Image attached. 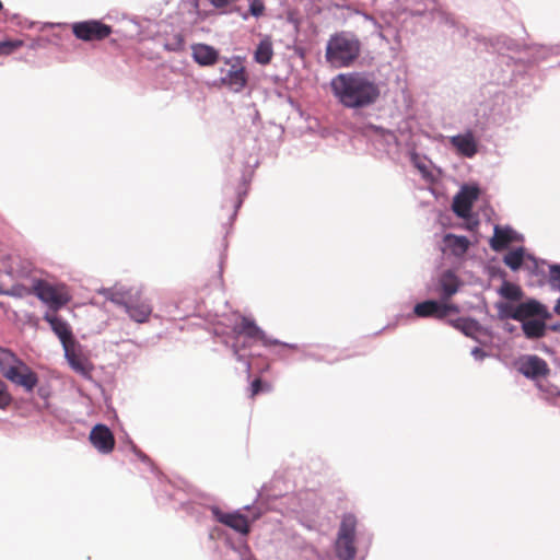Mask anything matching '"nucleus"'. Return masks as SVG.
Here are the masks:
<instances>
[{"label": "nucleus", "instance_id": "obj_1", "mask_svg": "<svg viewBox=\"0 0 560 560\" xmlns=\"http://www.w3.org/2000/svg\"><path fill=\"white\" fill-rule=\"evenodd\" d=\"M335 97L348 108H363L374 104L381 94L374 79L364 72L336 75L330 82Z\"/></svg>", "mask_w": 560, "mask_h": 560}, {"label": "nucleus", "instance_id": "obj_2", "mask_svg": "<svg viewBox=\"0 0 560 560\" xmlns=\"http://www.w3.org/2000/svg\"><path fill=\"white\" fill-rule=\"evenodd\" d=\"M107 299L122 305L129 317L140 324L147 323L153 311L151 302L143 296L140 287L126 288L122 284H115L107 290Z\"/></svg>", "mask_w": 560, "mask_h": 560}, {"label": "nucleus", "instance_id": "obj_3", "mask_svg": "<svg viewBox=\"0 0 560 560\" xmlns=\"http://www.w3.org/2000/svg\"><path fill=\"white\" fill-rule=\"evenodd\" d=\"M361 54V42L352 34L340 32L327 42L325 58L335 68H347L354 63Z\"/></svg>", "mask_w": 560, "mask_h": 560}, {"label": "nucleus", "instance_id": "obj_4", "mask_svg": "<svg viewBox=\"0 0 560 560\" xmlns=\"http://www.w3.org/2000/svg\"><path fill=\"white\" fill-rule=\"evenodd\" d=\"M0 372L7 380L22 386L28 393L33 392L38 383L36 373L14 352L3 347H0Z\"/></svg>", "mask_w": 560, "mask_h": 560}, {"label": "nucleus", "instance_id": "obj_5", "mask_svg": "<svg viewBox=\"0 0 560 560\" xmlns=\"http://www.w3.org/2000/svg\"><path fill=\"white\" fill-rule=\"evenodd\" d=\"M357 518L351 515H345L339 526L337 539L335 542L336 556L340 560H353L357 553L355 548Z\"/></svg>", "mask_w": 560, "mask_h": 560}, {"label": "nucleus", "instance_id": "obj_6", "mask_svg": "<svg viewBox=\"0 0 560 560\" xmlns=\"http://www.w3.org/2000/svg\"><path fill=\"white\" fill-rule=\"evenodd\" d=\"M32 292L54 311L59 310L70 301L63 287H57L43 279H36L32 284Z\"/></svg>", "mask_w": 560, "mask_h": 560}, {"label": "nucleus", "instance_id": "obj_7", "mask_svg": "<svg viewBox=\"0 0 560 560\" xmlns=\"http://www.w3.org/2000/svg\"><path fill=\"white\" fill-rule=\"evenodd\" d=\"M504 315L518 322H525L534 316H539L542 319L551 318L546 306L536 300H528L516 306L508 305L504 308Z\"/></svg>", "mask_w": 560, "mask_h": 560}, {"label": "nucleus", "instance_id": "obj_8", "mask_svg": "<svg viewBox=\"0 0 560 560\" xmlns=\"http://www.w3.org/2000/svg\"><path fill=\"white\" fill-rule=\"evenodd\" d=\"M235 337L244 336L252 342H261L264 346L278 345L277 340L268 338L262 329H260L254 319L246 316H240V320L232 327Z\"/></svg>", "mask_w": 560, "mask_h": 560}, {"label": "nucleus", "instance_id": "obj_9", "mask_svg": "<svg viewBox=\"0 0 560 560\" xmlns=\"http://www.w3.org/2000/svg\"><path fill=\"white\" fill-rule=\"evenodd\" d=\"M225 66L226 67L220 68L221 84L230 88L234 92L242 91L247 83L245 68L236 60H226Z\"/></svg>", "mask_w": 560, "mask_h": 560}, {"label": "nucleus", "instance_id": "obj_10", "mask_svg": "<svg viewBox=\"0 0 560 560\" xmlns=\"http://www.w3.org/2000/svg\"><path fill=\"white\" fill-rule=\"evenodd\" d=\"M413 312L418 317H434L443 319L450 313H459V308L455 304L440 303L438 301L428 300L416 304Z\"/></svg>", "mask_w": 560, "mask_h": 560}, {"label": "nucleus", "instance_id": "obj_11", "mask_svg": "<svg viewBox=\"0 0 560 560\" xmlns=\"http://www.w3.org/2000/svg\"><path fill=\"white\" fill-rule=\"evenodd\" d=\"M72 32L78 39L84 42L103 40L105 24L95 20L75 22L72 24Z\"/></svg>", "mask_w": 560, "mask_h": 560}, {"label": "nucleus", "instance_id": "obj_12", "mask_svg": "<svg viewBox=\"0 0 560 560\" xmlns=\"http://www.w3.org/2000/svg\"><path fill=\"white\" fill-rule=\"evenodd\" d=\"M479 196L477 187L464 186L460 191L454 197L452 209L463 219L470 215L472 205Z\"/></svg>", "mask_w": 560, "mask_h": 560}, {"label": "nucleus", "instance_id": "obj_13", "mask_svg": "<svg viewBox=\"0 0 560 560\" xmlns=\"http://www.w3.org/2000/svg\"><path fill=\"white\" fill-rule=\"evenodd\" d=\"M518 371L527 378L545 377L549 374L547 362L538 355H525L518 361Z\"/></svg>", "mask_w": 560, "mask_h": 560}, {"label": "nucleus", "instance_id": "obj_14", "mask_svg": "<svg viewBox=\"0 0 560 560\" xmlns=\"http://www.w3.org/2000/svg\"><path fill=\"white\" fill-rule=\"evenodd\" d=\"M44 319L49 323L50 328L57 335L62 346L75 340L72 335V330L68 323L59 317L55 312H47Z\"/></svg>", "mask_w": 560, "mask_h": 560}, {"label": "nucleus", "instance_id": "obj_15", "mask_svg": "<svg viewBox=\"0 0 560 560\" xmlns=\"http://www.w3.org/2000/svg\"><path fill=\"white\" fill-rule=\"evenodd\" d=\"M214 515L218 522L224 524L241 534L249 533V523L245 515L241 513H224L219 510H214Z\"/></svg>", "mask_w": 560, "mask_h": 560}, {"label": "nucleus", "instance_id": "obj_16", "mask_svg": "<svg viewBox=\"0 0 560 560\" xmlns=\"http://www.w3.org/2000/svg\"><path fill=\"white\" fill-rule=\"evenodd\" d=\"M443 243V250H448L455 257L464 256L470 246V242L466 236H459L452 233L444 235Z\"/></svg>", "mask_w": 560, "mask_h": 560}, {"label": "nucleus", "instance_id": "obj_17", "mask_svg": "<svg viewBox=\"0 0 560 560\" xmlns=\"http://www.w3.org/2000/svg\"><path fill=\"white\" fill-rule=\"evenodd\" d=\"M439 284L441 299L443 302H446L458 291L460 281L452 270H446L442 273Z\"/></svg>", "mask_w": 560, "mask_h": 560}, {"label": "nucleus", "instance_id": "obj_18", "mask_svg": "<svg viewBox=\"0 0 560 560\" xmlns=\"http://www.w3.org/2000/svg\"><path fill=\"white\" fill-rule=\"evenodd\" d=\"M451 143L464 156L472 158L477 153V143L471 132L452 137Z\"/></svg>", "mask_w": 560, "mask_h": 560}, {"label": "nucleus", "instance_id": "obj_19", "mask_svg": "<svg viewBox=\"0 0 560 560\" xmlns=\"http://www.w3.org/2000/svg\"><path fill=\"white\" fill-rule=\"evenodd\" d=\"M192 57L200 66H212L219 59V52L212 46L197 44L192 46Z\"/></svg>", "mask_w": 560, "mask_h": 560}, {"label": "nucleus", "instance_id": "obj_20", "mask_svg": "<svg viewBox=\"0 0 560 560\" xmlns=\"http://www.w3.org/2000/svg\"><path fill=\"white\" fill-rule=\"evenodd\" d=\"M514 240V231L512 229L497 225L494 228L493 236L490 240V246L493 250L501 252L505 249Z\"/></svg>", "mask_w": 560, "mask_h": 560}, {"label": "nucleus", "instance_id": "obj_21", "mask_svg": "<svg viewBox=\"0 0 560 560\" xmlns=\"http://www.w3.org/2000/svg\"><path fill=\"white\" fill-rule=\"evenodd\" d=\"M546 319H527L523 322L522 329L526 338L538 339L546 334Z\"/></svg>", "mask_w": 560, "mask_h": 560}, {"label": "nucleus", "instance_id": "obj_22", "mask_svg": "<svg viewBox=\"0 0 560 560\" xmlns=\"http://www.w3.org/2000/svg\"><path fill=\"white\" fill-rule=\"evenodd\" d=\"M450 324L462 331L467 337H475L480 331V325L477 320L466 317H459L454 320H450Z\"/></svg>", "mask_w": 560, "mask_h": 560}, {"label": "nucleus", "instance_id": "obj_23", "mask_svg": "<svg viewBox=\"0 0 560 560\" xmlns=\"http://www.w3.org/2000/svg\"><path fill=\"white\" fill-rule=\"evenodd\" d=\"M273 56L272 44L269 39H262L255 51V60L260 65H268Z\"/></svg>", "mask_w": 560, "mask_h": 560}, {"label": "nucleus", "instance_id": "obj_24", "mask_svg": "<svg viewBox=\"0 0 560 560\" xmlns=\"http://www.w3.org/2000/svg\"><path fill=\"white\" fill-rule=\"evenodd\" d=\"M90 441L101 453H105V423H97L93 428Z\"/></svg>", "mask_w": 560, "mask_h": 560}, {"label": "nucleus", "instance_id": "obj_25", "mask_svg": "<svg viewBox=\"0 0 560 560\" xmlns=\"http://www.w3.org/2000/svg\"><path fill=\"white\" fill-rule=\"evenodd\" d=\"M523 259H524V249L522 247H520L512 252H509L504 256L503 261L512 270H518L523 264Z\"/></svg>", "mask_w": 560, "mask_h": 560}, {"label": "nucleus", "instance_id": "obj_26", "mask_svg": "<svg viewBox=\"0 0 560 560\" xmlns=\"http://www.w3.org/2000/svg\"><path fill=\"white\" fill-rule=\"evenodd\" d=\"M500 294L510 301H520L523 298V291L522 289L514 283L511 282H503Z\"/></svg>", "mask_w": 560, "mask_h": 560}, {"label": "nucleus", "instance_id": "obj_27", "mask_svg": "<svg viewBox=\"0 0 560 560\" xmlns=\"http://www.w3.org/2000/svg\"><path fill=\"white\" fill-rule=\"evenodd\" d=\"M75 340L66 343L62 346L65 351V357L68 360L69 364L77 371L82 369L81 360L79 355L75 353Z\"/></svg>", "mask_w": 560, "mask_h": 560}, {"label": "nucleus", "instance_id": "obj_28", "mask_svg": "<svg viewBox=\"0 0 560 560\" xmlns=\"http://www.w3.org/2000/svg\"><path fill=\"white\" fill-rule=\"evenodd\" d=\"M184 47L185 39L180 33H175L164 42V48L168 51H180L184 50Z\"/></svg>", "mask_w": 560, "mask_h": 560}, {"label": "nucleus", "instance_id": "obj_29", "mask_svg": "<svg viewBox=\"0 0 560 560\" xmlns=\"http://www.w3.org/2000/svg\"><path fill=\"white\" fill-rule=\"evenodd\" d=\"M23 46V40L21 39H8L0 42V56H8L12 54L15 49Z\"/></svg>", "mask_w": 560, "mask_h": 560}, {"label": "nucleus", "instance_id": "obj_30", "mask_svg": "<svg viewBox=\"0 0 560 560\" xmlns=\"http://www.w3.org/2000/svg\"><path fill=\"white\" fill-rule=\"evenodd\" d=\"M12 402V396L7 384L0 378V409L8 408Z\"/></svg>", "mask_w": 560, "mask_h": 560}, {"label": "nucleus", "instance_id": "obj_31", "mask_svg": "<svg viewBox=\"0 0 560 560\" xmlns=\"http://www.w3.org/2000/svg\"><path fill=\"white\" fill-rule=\"evenodd\" d=\"M271 386L269 384H264L260 378H255L249 387L250 390V398H255L258 394H260L264 390H270Z\"/></svg>", "mask_w": 560, "mask_h": 560}, {"label": "nucleus", "instance_id": "obj_32", "mask_svg": "<svg viewBox=\"0 0 560 560\" xmlns=\"http://www.w3.org/2000/svg\"><path fill=\"white\" fill-rule=\"evenodd\" d=\"M549 283L560 291V265H552L549 269Z\"/></svg>", "mask_w": 560, "mask_h": 560}, {"label": "nucleus", "instance_id": "obj_33", "mask_svg": "<svg viewBox=\"0 0 560 560\" xmlns=\"http://www.w3.org/2000/svg\"><path fill=\"white\" fill-rule=\"evenodd\" d=\"M265 11V4L260 0H254L250 2L249 12L254 16H260Z\"/></svg>", "mask_w": 560, "mask_h": 560}, {"label": "nucleus", "instance_id": "obj_34", "mask_svg": "<svg viewBox=\"0 0 560 560\" xmlns=\"http://www.w3.org/2000/svg\"><path fill=\"white\" fill-rule=\"evenodd\" d=\"M115 446V438L113 433L107 428V453L110 452Z\"/></svg>", "mask_w": 560, "mask_h": 560}, {"label": "nucleus", "instance_id": "obj_35", "mask_svg": "<svg viewBox=\"0 0 560 560\" xmlns=\"http://www.w3.org/2000/svg\"><path fill=\"white\" fill-rule=\"evenodd\" d=\"M471 354L476 358V359H483L486 357V353L482 349L476 347L471 350Z\"/></svg>", "mask_w": 560, "mask_h": 560}, {"label": "nucleus", "instance_id": "obj_36", "mask_svg": "<svg viewBox=\"0 0 560 560\" xmlns=\"http://www.w3.org/2000/svg\"><path fill=\"white\" fill-rule=\"evenodd\" d=\"M214 7L223 8L230 4L233 0H209Z\"/></svg>", "mask_w": 560, "mask_h": 560}, {"label": "nucleus", "instance_id": "obj_37", "mask_svg": "<svg viewBox=\"0 0 560 560\" xmlns=\"http://www.w3.org/2000/svg\"><path fill=\"white\" fill-rule=\"evenodd\" d=\"M233 349H234V354L236 355L237 360H241L242 359V355L240 354L241 348L236 343H234Z\"/></svg>", "mask_w": 560, "mask_h": 560}, {"label": "nucleus", "instance_id": "obj_38", "mask_svg": "<svg viewBox=\"0 0 560 560\" xmlns=\"http://www.w3.org/2000/svg\"><path fill=\"white\" fill-rule=\"evenodd\" d=\"M553 312L560 316V298L557 300Z\"/></svg>", "mask_w": 560, "mask_h": 560}, {"label": "nucleus", "instance_id": "obj_39", "mask_svg": "<svg viewBox=\"0 0 560 560\" xmlns=\"http://www.w3.org/2000/svg\"><path fill=\"white\" fill-rule=\"evenodd\" d=\"M106 32H107V36H109L110 33H112V30H110V27L108 25H107Z\"/></svg>", "mask_w": 560, "mask_h": 560}, {"label": "nucleus", "instance_id": "obj_40", "mask_svg": "<svg viewBox=\"0 0 560 560\" xmlns=\"http://www.w3.org/2000/svg\"><path fill=\"white\" fill-rule=\"evenodd\" d=\"M98 292L100 293H105V289L102 288V289L98 290Z\"/></svg>", "mask_w": 560, "mask_h": 560}, {"label": "nucleus", "instance_id": "obj_41", "mask_svg": "<svg viewBox=\"0 0 560 560\" xmlns=\"http://www.w3.org/2000/svg\"><path fill=\"white\" fill-rule=\"evenodd\" d=\"M3 5H2V2L0 1V11L2 10Z\"/></svg>", "mask_w": 560, "mask_h": 560}]
</instances>
